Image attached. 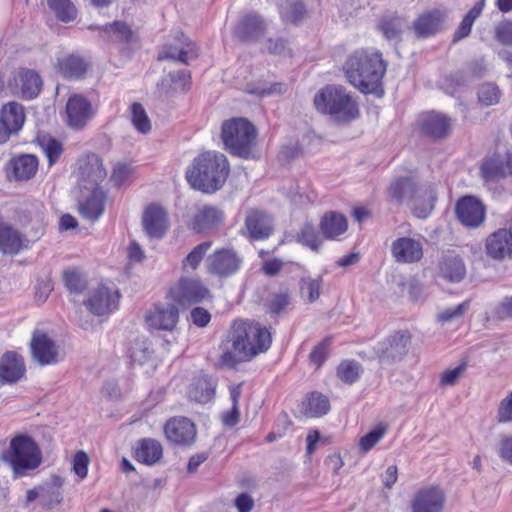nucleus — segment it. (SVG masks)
<instances>
[{
  "label": "nucleus",
  "instance_id": "nucleus-45",
  "mask_svg": "<svg viewBox=\"0 0 512 512\" xmlns=\"http://www.w3.org/2000/svg\"><path fill=\"white\" fill-rule=\"evenodd\" d=\"M224 221L223 211L214 206L200 207L194 216V224H216Z\"/></svg>",
  "mask_w": 512,
  "mask_h": 512
},
{
  "label": "nucleus",
  "instance_id": "nucleus-54",
  "mask_svg": "<svg viewBox=\"0 0 512 512\" xmlns=\"http://www.w3.org/2000/svg\"><path fill=\"white\" fill-rule=\"evenodd\" d=\"M469 308V301H464L455 307L444 309L437 315V319L441 323H448L461 318Z\"/></svg>",
  "mask_w": 512,
  "mask_h": 512
},
{
  "label": "nucleus",
  "instance_id": "nucleus-13",
  "mask_svg": "<svg viewBox=\"0 0 512 512\" xmlns=\"http://www.w3.org/2000/svg\"><path fill=\"white\" fill-rule=\"evenodd\" d=\"M179 320V310L174 303H158L145 314V322L150 329L172 331Z\"/></svg>",
  "mask_w": 512,
  "mask_h": 512
},
{
  "label": "nucleus",
  "instance_id": "nucleus-16",
  "mask_svg": "<svg viewBox=\"0 0 512 512\" xmlns=\"http://www.w3.org/2000/svg\"><path fill=\"white\" fill-rule=\"evenodd\" d=\"M67 124L69 127L81 130L93 117L94 110L91 102L80 94L69 97L66 104Z\"/></svg>",
  "mask_w": 512,
  "mask_h": 512
},
{
  "label": "nucleus",
  "instance_id": "nucleus-31",
  "mask_svg": "<svg viewBox=\"0 0 512 512\" xmlns=\"http://www.w3.org/2000/svg\"><path fill=\"white\" fill-rule=\"evenodd\" d=\"M0 122L10 137L17 134L25 122L23 106L16 102L5 104L1 109Z\"/></svg>",
  "mask_w": 512,
  "mask_h": 512
},
{
  "label": "nucleus",
  "instance_id": "nucleus-44",
  "mask_svg": "<svg viewBox=\"0 0 512 512\" xmlns=\"http://www.w3.org/2000/svg\"><path fill=\"white\" fill-rule=\"evenodd\" d=\"M38 142L48 159L49 165L56 163L63 152L62 144L50 136L39 137Z\"/></svg>",
  "mask_w": 512,
  "mask_h": 512
},
{
  "label": "nucleus",
  "instance_id": "nucleus-43",
  "mask_svg": "<svg viewBox=\"0 0 512 512\" xmlns=\"http://www.w3.org/2000/svg\"><path fill=\"white\" fill-rule=\"evenodd\" d=\"M131 122L134 128L142 134H147L151 131L150 119L140 103H133L131 105Z\"/></svg>",
  "mask_w": 512,
  "mask_h": 512
},
{
  "label": "nucleus",
  "instance_id": "nucleus-55",
  "mask_svg": "<svg viewBox=\"0 0 512 512\" xmlns=\"http://www.w3.org/2000/svg\"><path fill=\"white\" fill-rule=\"evenodd\" d=\"M61 501L59 486L48 485L41 487V504L47 508H53Z\"/></svg>",
  "mask_w": 512,
  "mask_h": 512
},
{
  "label": "nucleus",
  "instance_id": "nucleus-29",
  "mask_svg": "<svg viewBox=\"0 0 512 512\" xmlns=\"http://www.w3.org/2000/svg\"><path fill=\"white\" fill-rule=\"evenodd\" d=\"M264 32V21L256 14L246 15L235 28V36L241 41H257Z\"/></svg>",
  "mask_w": 512,
  "mask_h": 512
},
{
  "label": "nucleus",
  "instance_id": "nucleus-40",
  "mask_svg": "<svg viewBox=\"0 0 512 512\" xmlns=\"http://www.w3.org/2000/svg\"><path fill=\"white\" fill-rule=\"evenodd\" d=\"M330 410L329 399L321 393L313 392L307 398L305 412L312 417H320Z\"/></svg>",
  "mask_w": 512,
  "mask_h": 512
},
{
  "label": "nucleus",
  "instance_id": "nucleus-18",
  "mask_svg": "<svg viewBox=\"0 0 512 512\" xmlns=\"http://www.w3.org/2000/svg\"><path fill=\"white\" fill-rule=\"evenodd\" d=\"M445 494L438 486L424 487L416 492L412 500V512H442Z\"/></svg>",
  "mask_w": 512,
  "mask_h": 512
},
{
  "label": "nucleus",
  "instance_id": "nucleus-5",
  "mask_svg": "<svg viewBox=\"0 0 512 512\" xmlns=\"http://www.w3.org/2000/svg\"><path fill=\"white\" fill-rule=\"evenodd\" d=\"M314 105L337 123L351 122L359 114L357 103L341 86L330 85L321 89L314 97Z\"/></svg>",
  "mask_w": 512,
  "mask_h": 512
},
{
  "label": "nucleus",
  "instance_id": "nucleus-15",
  "mask_svg": "<svg viewBox=\"0 0 512 512\" xmlns=\"http://www.w3.org/2000/svg\"><path fill=\"white\" fill-rule=\"evenodd\" d=\"M348 226H304L298 235V241L317 251L325 239H338L346 233Z\"/></svg>",
  "mask_w": 512,
  "mask_h": 512
},
{
  "label": "nucleus",
  "instance_id": "nucleus-17",
  "mask_svg": "<svg viewBox=\"0 0 512 512\" xmlns=\"http://www.w3.org/2000/svg\"><path fill=\"white\" fill-rule=\"evenodd\" d=\"M164 434L168 441L182 446L191 445L196 438L193 422L185 417H174L164 425Z\"/></svg>",
  "mask_w": 512,
  "mask_h": 512
},
{
  "label": "nucleus",
  "instance_id": "nucleus-62",
  "mask_svg": "<svg viewBox=\"0 0 512 512\" xmlns=\"http://www.w3.org/2000/svg\"><path fill=\"white\" fill-rule=\"evenodd\" d=\"M290 304V297L287 293H279L272 296L269 303V310L273 314H280Z\"/></svg>",
  "mask_w": 512,
  "mask_h": 512
},
{
  "label": "nucleus",
  "instance_id": "nucleus-34",
  "mask_svg": "<svg viewBox=\"0 0 512 512\" xmlns=\"http://www.w3.org/2000/svg\"><path fill=\"white\" fill-rule=\"evenodd\" d=\"M215 383L212 379L201 376L197 378L189 389V398L197 403L205 404L210 402L215 395Z\"/></svg>",
  "mask_w": 512,
  "mask_h": 512
},
{
  "label": "nucleus",
  "instance_id": "nucleus-27",
  "mask_svg": "<svg viewBox=\"0 0 512 512\" xmlns=\"http://www.w3.org/2000/svg\"><path fill=\"white\" fill-rule=\"evenodd\" d=\"M25 373V365L21 356L14 352L5 353L0 360V382L16 383Z\"/></svg>",
  "mask_w": 512,
  "mask_h": 512
},
{
  "label": "nucleus",
  "instance_id": "nucleus-14",
  "mask_svg": "<svg viewBox=\"0 0 512 512\" xmlns=\"http://www.w3.org/2000/svg\"><path fill=\"white\" fill-rule=\"evenodd\" d=\"M119 297L118 290L100 285L91 292L84 304L91 313L102 316L117 309Z\"/></svg>",
  "mask_w": 512,
  "mask_h": 512
},
{
  "label": "nucleus",
  "instance_id": "nucleus-24",
  "mask_svg": "<svg viewBox=\"0 0 512 512\" xmlns=\"http://www.w3.org/2000/svg\"><path fill=\"white\" fill-rule=\"evenodd\" d=\"M392 255L398 263H415L421 260L423 249L420 242L409 238H398L392 243Z\"/></svg>",
  "mask_w": 512,
  "mask_h": 512
},
{
  "label": "nucleus",
  "instance_id": "nucleus-48",
  "mask_svg": "<svg viewBox=\"0 0 512 512\" xmlns=\"http://www.w3.org/2000/svg\"><path fill=\"white\" fill-rule=\"evenodd\" d=\"M211 242L206 241L197 245L183 260L182 268L184 271H188V269L195 270L200 265L203 260L205 254L211 247Z\"/></svg>",
  "mask_w": 512,
  "mask_h": 512
},
{
  "label": "nucleus",
  "instance_id": "nucleus-64",
  "mask_svg": "<svg viewBox=\"0 0 512 512\" xmlns=\"http://www.w3.org/2000/svg\"><path fill=\"white\" fill-rule=\"evenodd\" d=\"M495 316L500 320L512 318V296L504 297L495 307Z\"/></svg>",
  "mask_w": 512,
  "mask_h": 512
},
{
  "label": "nucleus",
  "instance_id": "nucleus-35",
  "mask_svg": "<svg viewBox=\"0 0 512 512\" xmlns=\"http://www.w3.org/2000/svg\"><path fill=\"white\" fill-rule=\"evenodd\" d=\"M58 65L61 74L66 78H81L87 70V64L78 55H69L60 60Z\"/></svg>",
  "mask_w": 512,
  "mask_h": 512
},
{
  "label": "nucleus",
  "instance_id": "nucleus-51",
  "mask_svg": "<svg viewBox=\"0 0 512 512\" xmlns=\"http://www.w3.org/2000/svg\"><path fill=\"white\" fill-rule=\"evenodd\" d=\"M500 97V89L494 83H484L478 90V99L485 106L497 104Z\"/></svg>",
  "mask_w": 512,
  "mask_h": 512
},
{
  "label": "nucleus",
  "instance_id": "nucleus-39",
  "mask_svg": "<svg viewBox=\"0 0 512 512\" xmlns=\"http://www.w3.org/2000/svg\"><path fill=\"white\" fill-rule=\"evenodd\" d=\"M481 174L485 180H495L506 176L504 158L493 155L486 159L481 166Z\"/></svg>",
  "mask_w": 512,
  "mask_h": 512
},
{
  "label": "nucleus",
  "instance_id": "nucleus-36",
  "mask_svg": "<svg viewBox=\"0 0 512 512\" xmlns=\"http://www.w3.org/2000/svg\"><path fill=\"white\" fill-rule=\"evenodd\" d=\"M406 21L398 15L384 16L378 25L387 40H400Z\"/></svg>",
  "mask_w": 512,
  "mask_h": 512
},
{
  "label": "nucleus",
  "instance_id": "nucleus-2",
  "mask_svg": "<svg viewBox=\"0 0 512 512\" xmlns=\"http://www.w3.org/2000/svg\"><path fill=\"white\" fill-rule=\"evenodd\" d=\"M230 172L226 156L207 151L196 157L186 171V179L192 188L214 193L225 184Z\"/></svg>",
  "mask_w": 512,
  "mask_h": 512
},
{
  "label": "nucleus",
  "instance_id": "nucleus-59",
  "mask_svg": "<svg viewBox=\"0 0 512 512\" xmlns=\"http://www.w3.org/2000/svg\"><path fill=\"white\" fill-rule=\"evenodd\" d=\"M466 370V364L462 363L453 369L446 370L442 373L440 384L442 386H453Z\"/></svg>",
  "mask_w": 512,
  "mask_h": 512
},
{
  "label": "nucleus",
  "instance_id": "nucleus-3",
  "mask_svg": "<svg viewBox=\"0 0 512 512\" xmlns=\"http://www.w3.org/2000/svg\"><path fill=\"white\" fill-rule=\"evenodd\" d=\"M344 71L353 86L363 93H372L381 85L386 64L381 53L360 49L348 57Z\"/></svg>",
  "mask_w": 512,
  "mask_h": 512
},
{
  "label": "nucleus",
  "instance_id": "nucleus-50",
  "mask_svg": "<svg viewBox=\"0 0 512 512\" xmlns=\"http://www.w3.org/2000/svg\"><path fill=\"white\" fill-rule=\"evenodd\" d=\"M63 281L70 292L80 293L86 287V281L82 274L75 268L67 269L63 273Z\"/></svg>",
  "mask_w": 512,
  "mask_h": 512
},
{
  "label": "nucleus",
  "instance_id": "nucleus-8",
  "mask_svg": "<svg viewBox=\"0 0 512 512\" xmlns=\"http://www.w3.org/2000/svg\"><path fill=\"white\" fill-rule=\"evenodd\" d=\"M411 336L407 331H395L377 343L374 353L382 364L400 361L409 350Z\"/></svg>",
  "mask_w": 512,
  "mask_h": 512
},
{
  "label": "nucleus",
  "instance_id": "nucleus-47",
  "mask_svg": "<svg viewBox=\"0 0 512 512\" xmlns=\"http://www.w3.org/2000/svg\"><path fill=\"white\" fill-rule=\"evenodd\" d=\"M104 32L112 41L129 43L133 40V32L122 22L116 21L113 24L105 25Z\"/></svg>",
  "mask_w": 512,
  "mask_h": 512
},
{
  "label": "nucleus",
  "instance_id": "nucleus-33",
  "mask_svg": "<svg viewBox=\"0 0 512 512\" xmlns=\"http://www.w3.org/2000/svg\"><path fill=\"white\" fill-rule=\"evenodd\" d=\"M440 26V13L432 11L420 15L413 23V30L418 38H426L439 31Z\"/></svg>",
  "mask_w": 512,
  "mask_h": 512
},
{
  "label": "nucleus",
  "instance_id": "nucleus-7",
  "mask_svg": "<svg viewBox=\"0 0 512 512\" xmlns=\"http://www.w3.org/2000/svg\"><path fill=\"white\" fill-rule=\"evenodd\" d=\"M9 463L18 475L35 469L41 462L40 451L35 442L27 436H18L11 441Z\"/></svg>",
  "mask_w": 512,
  "mask_h": 512
},
{
  "label": "nucleus",
  "instance_id": "nucleus-25",
  "mask_svg": "<svg viewBox=\"0 0 512 512\" xmlns=\"http://www.w3.org/2000/svg\"><path fill=\"white\" fill-rule=\"evenodd\" d=\"M439 274L450 282H460L466 276V266L462 257L454 251L443 253L439 261Z\"/></svg>",
  "mask_w": 512,
  "mask_h": 512
},
{
  "label": "nucleus",
  "instance_id": "nucleus-4",
  "mask_svg": "<svg viewBox=\"0 0 512 512\" xmlns=\"http://www.w3.org/2000/svg\"><path fill=\"white\" fill-rule=\"evenodd\" d=\"M389 196L397 202L410 200L413 214L425 219L433 210L438 194V184L428 183L416 187L408 177L395 179L388 189Z\"/></svg>",
  "mask_w": 512,
  "mask_h": 512
},
{
  "label": "nucleus",
  "instance_id": "nucleus-23",
  "mask_svg": "<svg viewBox=\"0 0 512 512\" xmlns=\"http://www.w3.org/2000/svg\"><path fill=\"white\" fill-rule=\"evenodd\" d=\"M83 200L79 202V213L86 221H97L104 211L106 195L102 189L81 191Z\"/></svg>",
  "mask_w": 512,
  "mask_h": 512
},
{
  "label": "nucleus",
  "instance_id": "nucleus-60",
  "mask_svg": "<svg viewBox=\"0 0 512 512\" xmlns=\"http://www.w3.org/2000/svg\"><path fill=\"white\" fill-rule=\"evenodd\" d=\"M495 38L503 45H512V22H500L495 27Z\"/></svg>",
  "mask_w": 512,
  "mask_h": 512
},
{
  "label": "nucleus",
  "instance_id": "nucleus-12",
  "mask_svg": "<svg viewBox=\"0 0 512 512\" xmlns=\"http://www.w3.org/2000/svg\"><path fill=\"white\" fill-rule=\"evenodd\" d=\"M242 264V258L233 249L216 250L206 262L208 273L226 278L236 273Z\"/></svg>",
  "mask_w": 512,
  "mask_h": 512
},
{
  "label": "nucleus",
  "instance_id": "nucleus-10",
  "mask_svg": "<svg viewBox=\"0 0 512 512\" xmlns=\"http://www.w3.org/2000/svg\"><path fill=\"white\" fill-rule=\"evenodd\" d=\"M198 57L195 44L181 31H175L172 40L165 43L158 54V60H174L187 64Z\"/></svg>",
  "mask_w": 512,
  "mask_h": 512
},
{
  "label": "nucleus",
  "instance_id": "nucleus-20",
  "mask_svg": "<svg viewBox=\"0 0 512 512\" xmlns=\"http://www.w3.org/2000/svg\"><path fill=\"white\" fill-rule=\"evenodd\" d=\"M39 161L33 154L13 156L7 164V175L15 181L24 182L35 177Z\"/></svg>",
  "mask_w": 512,
  "mask_h": 512
},
{
  "label": "nucleus",
  "instance_id": "nucleus-19",
  "mask_svg": "<svg viewBox=\"0 0 512 512\" xmlns=\"http://www.w3.org/2000/svg\"><path fill=\"white\" fill-rule=\"evenodd\" d=\"M455 213L461 224H483L486 208L480 199L467 195L456 202Z\"/></svg>",
  "mask_w": 512,
  "mask_h": 512
},
{
  "label": "nucleus",
  "instance_id": "nucleus-9",
  "mask_svg": "<svg viewBox=\"0 0 512 512\" xmlns=\"http://www.w3.org/2000/svg\"><path fill=\"white\" fill-rule=\"evenodd\" d=\"M107 176L102 159L96 154L87 155L80 160L78 169V185L81 191L101 189L100 183Z\"/></svg>",
  "mask_w": 512,
  "mask_h": 512
},
{
  "label": "nucleus",
  "instance_id": "nucleus-32",
  "mask_svg": "<svg viewBox=\"0 0 512 512\" xmlns=\"http://www.w3.org/2000/svg\"><path fill=\"white\" fill-rule=\"evenodd\" d=\"M163 456L162 444L153 438H143L138 441L135 449V458L145 465H154Z\"/></svg>",
  "mask_w": 512,
  "mask_h": 512
},
{
  "label": "nucleus",
  "instance_id": "nucleus-28",
  "mask_svg": "<svg viewBox=\"0 0 512 512\" xmlns=\"http://www.w3.org/2000/svg\"><path fill=\"white\" fill-rule=\"evenodd\" d=\"M422 131L435 139L446 137L451 129V119L443 114L429 112L421 116Z\"/></svg>",
  "mask_w": 512,
  "mask_h": 512
},
{
  "label": "nucleus",
  "instance_id": "nucleus-56",
  "mask_svg": "<svg viewBox=\"0 0 512 512\" xmlns=\"http://www.w3.org/2000/svg\"><path fill=\"white\" fill-rule=\"evenodd\" d=\"M150 354L146 341L137 340L130 348V358L135 364H144L150 358Z\"/></svg>",
  "mask_w": 512,
  "mask_h": 512
},
{
  "label": "nucleus",
  "instance_id": "nucleus-22",
  "mask_svg": "<svg viewBox=\"0 0 512 512\" xmlns=\"http://www.w3.org/2000/svg\"><path fill=\"white\" fill-rule=\"evenodd\" d=\"M33 358L42 366L57 362L58 349L47 334L35 331L31 340Z\"/></svg>",
  "mask_w": 512,
  "mask_h": 512
},
{
  "label": "nucleus",
  "instance_id": "nucleus-49",
  "mask_svg": "<svg viewBox=\"0 0 512 512\" xmlns=\"http://www.w3.org/2000/svg\"><path fill=\"white\" fill-rule=\"evenodd\" d=\"M322 286V278L315 279L307 277L303 278L300 283L301 296L309 302L316 301L320 296V289Z\"/></svg>",
  "mask_w": 512,
  "mask_h": 512
},
{
  "label": "nucleus",
  "instance_id": "nucleus-38",
  "mask_svg": "<svg viewBox=\"0 0 512 512\" xmlns=\"http://www.w3.org/2000/svg\"><path fill=\"white\" fill-rule=\"evenodd\" d=\"M47 5L61 22L69 23L77 17V9L70 0H47Z\"/></svg>",
  "mask_w": 512,
  "mask_h": 512
},
{
  "label": "nucleus",
  "instance_id": "nucleus-41",
  "mask_svg": "<svg viewBox=\"0 0 512 512\" xmlns=\"http://www.w3.org/2000/svg\"><path fill=\"white\" fill-rule=\"evenodd\" d=\"M280 14L284 21L297 23L305 15V7L300 0H286L280 6Z\"/></svg>",
  "mask_w": 512,
  "mask_h": 512
},
{
  "label": "nucleus",
  "instance_id": "nucleus-61",
  "mask_svg": "<svg viewBox=\"0 0 512 512\" xmlns=\"http://www.w3.org/2000/svg\"><path fill=\"white\" fill-rule=\"evenodd\" d=\"M272 221L270 215L258 208H249L245 211V224H266Z\"/></svg>",
  "mask_w": 512,
  "mask_h": 512
},
{
  "label": "nucleus",
  "instance_id": "nucleus-52",
  "mask_svg": "<svg viewBox=\"0 0 512 512\" xmlns=\"http://www.w3.org/2000/svg\"><path fill=\"white\" fill-rule=\"evenodd\" d=\"M386 433V427L382 424L360 438L359 447L363 452L371 450Z\"/></svg>",
  "mask_w": 512,
  "mask_h": 512
},
{
  "label": "nucleus",
  "instance_id": "nucleus-1",
  "mask_svg": "<svg viewBox=\"0 0 512 512\" xmlns=\"http://www.w3.org/2000/svg\"><path fill=\"white\" fill-rule=\"evenodd\" d=\"M272 342L270 331L257 322L235 321L228 340L222 345L221 363L234 367L268 350Z\"/></svg>",
  "mask_w": 512,
  "mask_h": 512
},
{
  "label": "nucleus",
  "instance_id": "nucleus-37",
  "mask_svg": "<svg viewBox=\"0 0 512 512\" xmlns=\"http://www.w3.org/2000/svg\"><path fill=\"white\" fill-rule=\"evenodd\" d=\"M483 8L484 0H480L467 12L453 36L454 42L462 40L470 34L473 23L481 15Z\"/></svg>",
  "mask_w": 512,
  "mask_h": 512
},
{
  "label": "nucleus",
  "instance_id": "nucleus-46",
  "mask_svg": "<svg viewBox=\"0 0 512 512\" xmlns=\"http://www.w3.org/2000/svg\"><path fill=\"white\" fill-rule=\"evenodd\" d=\"M168 212L160 204H149L143 211L142 224H166Z\"/></svg>",
  "mask_w": 512,
  "mask_h": 512
},
{
  "label": "nucleus",
  "instance_id": "nucleus-57",
  "mask_svg": "<svg viewBox=\"0 0 512 512\" xmlns=\"http://www.w3.org/2000/svg\"><path fill=\"white\" fill-rule=\"evenodd\" d=\"M330 339L326 338L318 343L309 355L310 362L319 368L327 359L329 353Z\"/></svg>",
  "mask_w": 512,
  "mask_h": 512
},
{
  "label": "nucleus",
  "instance_id": "nucleus-11",
  "mask_svg": "<svg viewBox=\"0 0 512 512\" xmlns=\"http://www.w3.org/2000/svg\"><path fill=\"white\" fill-rule=\"evenodd\" d=\"M174 301L180 305H191L210 297L209 289L198 278L182 277L170 290Z\"/></svg>",
  "mask_w": 512,
  "mask_h": 512
},
{
  "label": "nucleus",
  "instance_id": "nucleus-21",
  "mask_svg": "<svg viewBox=\"0 0 512 512\" xmlns=\"http://www.w3.org/2000/svg\"><path fill=\"white\" fill-rule=\"evenodd\" d=\"M486 253L494 260H504L512 256V230L500 228L486 239Z\"/></svg>",
  "mask_w": 512,
  "mask_h": 512
},
{
  "label": "nucleus",
  "instance_id": "nucleus-6",
  "mask_svg": "<svg viewBox=\"0 0 512 512\" xmlns=\"http://www.w3.org/2000/svg\"><path fill=\"white\" fill-rule=\"evenodd\" d=\"M256 136L254 125L244 118H234L222 125L221 137L226 149L242 158H249L252 155Z\"/></svg>",
  "mask_w": 512,
  "mask_h": 512
},
{
  "label": "nucleus",
  "instance_id": "nucleus-30",
  "mask_svg": "<svg viewBox=\"0 0 512 512\" xmlns=\"http://www.w3.org/2000/svg\"><path fill=\"white\" fill-rule=\"evenodd\" d=\"M15 85L21 96L26 99L35 98L41 91L42 79L37 72L30 69H20L14 75Z\"/></svg>",
  "mask_w": 512,
  "mask_h": 512
},
{
  "label": "nucleus",
  "instance_id": "nucleus-42",
  "mask_svg": "<svg viewBox=\"0 0 512 512\" xmlns=\"http://www.w3.org/2000/svg\"><path fill=\"white\" fill-rule=\"evenodd\" d=\"M361 365L354 360H346L337 368L338 378L346 384H353L359 379Z\"/></svg>",
  "mask_w": 512,
  "mask_h": 512
},
{
  "label": "nucleus",
  "instance_id": "nucleus-63",
  "mask_svg": "<svg viewBox=\"0 0 512 512\" xmlns=\"http://www.w3.org/2000/svg\"><path fill=\"white\" fill-rule=\"evenodd\" d=\"M498 422H512V392L504 398L498 408Z\"/></svg>",
  "mask_w": 512,
  "mask_h": 512
},
{
  "label": "nucleus",
  "instance_id": "nucleus-26",
  "mask_svg": "<svg viewBox=\"0 0 512 512\" xmlns=\"http://www.w3.org/2000/svg\"><path fill=\"white\" fill-rule=\"evenodd\" d=\"M30 240L14 226H0V252L8 255L18 254L30 246Z\"/></svg>",
  "mask_w": 512,
  "mask_h": 512
},
{
  "label": "nucleus",
  "instance_id": "nucleus-53",
  "mask_svg": "<svg viewBox=\"0 0 512 512\" xmlns=\"http://www.w3.org/2000/svg\"><path fill=\"white\" fill-rule=\"evenodd\" d=\"M132 173H133V168L129 163L119 161L113 167L110 181L115 186H121L129 179V177L132 175Z\"/></svg>",
  "mask_w": 512,
  "mask_h": 512
},
{
  "label": "nucleus",
  "instance_id": "nucleus-58",
  "mask_svg": "<svg viewBox=\"0 0 512 512\" xmlns=\"http://www.w3.org/2000/svg\"><path fill=\"white\" fill-rule=\"evenodd\" d=\"M266 49L270 54L291 56V49L288 47L287 41L283 38L268 39Z\"/></svg>",
  "mask_w": 512,
  "mask_h": 512
}]
</instances>
